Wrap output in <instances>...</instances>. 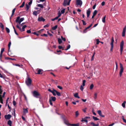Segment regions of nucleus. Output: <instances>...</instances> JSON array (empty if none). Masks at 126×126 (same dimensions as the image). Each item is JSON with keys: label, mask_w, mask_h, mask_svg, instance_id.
Masks as SVG:
<instances>
[{"label": "nucleus", "mask_w": 126, "mask_h": 126, "mask_svg": "<svg viewBox=\"0 0 126 126\" xmlns=\"http://www.w3.org/2000/svg\"><path fill=\"white\" fill-rule=\"evenodd\" d=\"M32 80L28 76H27L25 82L27 85L28 86H30L31 84Z\"/></svg>", "instance_id": "f257e3e1"}, {"label": "nucleus", "mask_w": 126, "mask_h": 126, "mask_svg": "<svg viewBox=\"0 0 126 126\" xmlns=\"http://www.w3.org/2000/svg\"><path fill=\"white\" fill-rule=\"evenodd\" d=\"M20 17L19 16L17 17L16 20V22L18 23L19 24H20L23 21L24 19V17L21 18L20 19Z\"/></svg>", "instance_id": "f03ea898"}, {"label": "nucleus", "mask_w": 126, "mask_h": 126, "mask_svg": "<svg viewBox=\"0 0 126 126\" xmlns=\"http://www.w3.org/2000/svg\"><path fill=\"white\" fill-rule=\"evenodd\" d=\"M16 27L20 31L22 32L25 31V29L27 27V26L26 25H24L23 26L22 29H21V27H19V25L18 24H17Z\"/></svg>", "instance_id": "7ed1b4c3"}, {"label": "nucleus", "mask_w": 126, "mask_h": 126, "mask_svg": "<svg viewBox=\"0 0 126 126\" xmlns=\"http://www.w3.org/2000/svg\"><path fill=\"white\" fill-rule=\"evenodd\" d=\"M120 70L119 72V75L120 77H121L122 75V73L124 71V68L122 64L121 63H120Z\"/></svg>", "instance_id": "20e7f679"}, {"label": "nucleus", "mask_w": 126, "mask_h": 126, "mask_svg": "<svg viewBox=\"0 0 126 126\" xmlns=\"http://www.w3.org/2000/svg\"><path fill=\"white\" fill-rule=\"evenodd\" d=\"M124 44V42L123 41H122L121 42L120 44V51L121 55L122 53V52L123 49Z\"/></svg>", "instance_id": "39448f33"}, {"label": "nucleus", "mask_w": 126, "mask_h": 126, "mask_svg": "<svg viewBox=\"0 0 126 126\" xmlns=\"http://www.w3.org/2000/svg\"><path fill=\"white\" fill-rule=\"evenodd\" d=\"M70 2L69 0H64L63 5L64 6L69 5L70 4Z\"/></svg>", "instance_id": "423d86ee"}, {"label": "nucleus", "mask_w": 126, "mask_h": 126, "mask_svg": "<svg viewBox=\"0 0 126 126\" xmlns=\"http://www.w3.org/2000/svg\"><path fill=\"white\" fill-rule=\"evenodd\" d=\"M77 5L80 7H81L82 5V2L81 0H76Z\"/></svg>", "instance_id": "0eeeda50"}, {"label": "nucleus", "mask_w": 126, "mask_h": 126, "mask_svg": "<svg viewBox=\"0 0 126 126\" xmlns=\"http://www.w3.org/2000/svg\"><path fill=\"white\" fill-rule=\"evenodd\" d=\"M114 40V38L113 37H112L111 38V42L110 44V45H111V48H110V50L111 51H112L113 47V43Z\"/></svg>", "instance_id": "6e6552de"}, {"label": "nucleus", "mask_w": 126, "mask_h": 126, "mask_svg": "<svg viewBox=\"0 0 126 126\" xmlns=\"http://www.w3.org/2000/svg\"><path fill=\"white\" fill-rule=\"evenodd\" d=\"M126 30V26H125L123 28L122 34V36L123 37L125 36Z\"/></svg>", "instance_id": "1a4fd4ad"}, {"label": "nucleus", "mask_w": 126, "mask_h": 126, "mask_svg": "<svg viewBox=\"0 0 126 126\" xmlns=\"http://www.w3.org/2000/svg\"><path fill=\"white\" fill-rule=\"evenodd\" d=\"M33 95L34 96L36 97H37L39 95V94L38 93V92L36 91H34L33 93Z\"/></svg>", "instance_id": "9d476101"}, {"label": "nucleus", "mask_w": 126, "mask_h": 126, "mask_svg": "<svg viewBox=\"0 0 126 126\" xmlns=\"http://www.w3.org/2000/svg\"><path fill=\"white\" fill-rule=\"evenodd\" d=\"M91 13L90 9L89 8L87 10V16L88 18L89 17Z\"/></svg>", "instance_id": "9b49d317"}, {"label": "nucleus", "mask_w": 126, "mask_h": 126, "mask_svg": "<svg viewBox=\"0 0 126 126\" xmlns=\"http://www.w3.org/2000/svg\"><path fill=\"white\" fill-rule=\"evenodd\" d=\"M11 117V116L10 114H8L7 115H6L5 116V119H9Z\"/></svg>", "instance_id": "f8f14e48"}, {"label": "nucleus", "mask_w": 126, "mask_h": 126, "mask_svg": "<svg viewBox=\"0 0 126 126\" xmlns=\"http://www.w3.org/2000/svg\"><path fill=\"white\" fill-rule=\"evenodd\" d=\"M45 20V19L42 16H41L40 17H39L38 18V21H44Z\"/></svg>", "instance_id": "ddd939ff"}, {"label": "nucleus", "mask_w": 126, "mask_h": 126, "mask_svg": "<svg viewBox=\"0 0 126 126\" xmlns=\"http://www.w3.org/2000/svg\"><path fill=\"white\" fill-rule=\"evenodd\" d=\"M28 112V108L23 109V115H25Z\"/></svg>", "instance_id": "4468645a"}, {"label": "nucleus", "mask_w": 126, "mask_h": 126, "mask_svg": "<svg viewBox=\"0 0 126 126\" xmlns=\"http://www.w3.org/2000/svg\"><path fill=\"white\" fill-rule=\"evenodd\" d=\"M97 112L100 116L102 117H104V116L102 114L101 111L100 110H98Z\"/></svg>", "instance_id": "2eb2a0df"}, {"label": "nucleus", "mask_w": 126, "mask_h": 126, "mask_svg": "<svg viewBox=\"0 0 126 126\" xmlns=\"http://www.w3.org/2000/svg\"><path fill=\"white\" fill-rule=\"evenodd\" d=\"M69 125L72 126H79V124L78 123L76 124H69Z\"/></svg>", "instance_id": "dca6fc26"}, {"label": "nucleus", "mask_w": 126, "mask_h": 126, "mask_svg": "<svg viewBox=\"0 0 126 126\" xmlns=\"http://www.w3.org/2000/svg\"><path fill=\"white\" fill-rule=\"evenodd\" d=\"M63 121H64V123L66 125H69V124L68 123V121L67 120L64 119L63 120Z\"/></svg>", "instance_id": "f3484780"}, {"label": "nucleus", "mask_w": 126, "mask_h": 126, "mask_svg": "<svg viewBox=\"0 0 126 126\" xmlns=\"http://www.w3.org/2000/svg\"><path fill=\"white\" fill-rule=\"evenodd\" d=\"M91 124L93 126H99V124H95L94 123L92 122L91 123Z\"/></svg>", "instance_id": "a211bd4d"}, {"label": "nucleus", "mask_w": 126, "mask_h": 126, "mask_svg": "<svg viewBox=\"0 0 126 126\" xmlns=\"http://www.w3.org/2000/svg\"><path fill=\"white\" fill-rule=\"evenodd\" d=\"M56 91L55 90H54V89H53V91L52 92V93L54 95H56Z\"/></svg>", "instance_id": "6ab92c4d"}, {"label": "nucleus", "mask_w": 126, "mask_h": 126, "mask_svg": "<svg viewBox=\"0 0 126 126\" xmlns=\"http://www.w3.org/2000/svg\"><path fill=\"white\" fill-rule=\"evenodd\" d=\"M33 14L34 15L37 16L38 14V11H34L33 12Z\"/></svg>", "instance_id": "aec40b11"}, {"label": "nucleus", "mask_w": 126, "mask_h": 126, "mask_svg": "<svg viewBox=\"0 0 126 126\" xmlns=\"http://www.w3.org/2000/svg\"><path fill=\"white\" fill-rule=\"evenodd\" d=\"M74 97H76L78 98H79L80 97L78 95V93H76L74 94Z\"/></svg>", "instance_id": "412c9836"}, {"label": "nucleus", "mask_w": 126, "mask_h": 126, "mask_svg": "<svg viewBox=\"0 0 126 126\" xmlns=\"http://www.w3.org/2000/svg\"><path fill=\"white\" fill-rule=\"evenodd\" d=\"M50 99L51 101H55L56 100V98L55 97H51Z\"/></svg>", "instance_id": "4be33fe9"}, {"label": "nucleus", "mask_w": 126, "mask_h": 126, "mask_svg": "<svg viewBox=\"0 0 126 126\" xmlns=\"http://www.w3.org/2000/svg\"><path fill=\"white\" fill-rule=\"evenodd\" d=\"M12 121L11 120H9L7 122L8 124L10 126H12Z\"/></svg>", "instance_id": "5701e85b"}, {"label": "nucleus", "mask_w": 126, "mask_h": 126, "mask_svg": "<svg viewBox=\"0 0 126 126\" xmlns=\"http://www.w3.org/2000/svg\"><path fill=\"white\" fill-rule=\"evenodd\" d=\"M16 8H14L13 9L12 11V14L11 15V17L10 18V19L11 18V17L13 15L15 11Z\"/></svg>", "instance_id": "b1692460"}, {"label": "nucleus", "mask_w": 126, "mask_h": 126, "mask_svg": "<svg viewBox=\"0 0 126 126\" xmlns=\"http://www.w3.org/2000/svg\"><path fill=\"white\" fill-rule=\"evenodd\" d=\"M0 27L2 29V31L3 32V30L4 29V27L2 23H0Z\"/></svg>", "instance_id": "393cba45"}, {"label": "nucleus", "mask_w": 126, "mask_h": 126, "mask_svg": "<svg viewBox=\"0 0 126 126\" xmlns=\"http://www.w3.org/2000/svg\"><path fill=\"white\" fill-rule=\"evenodd\" d=\"M106 17V16H105L102 19V21L103 23H105V18Z\"/></svg>", "instance_id": "a878e982"}, {"label": "nucleus", "mask_w": 126, "mask_h": 126, "mask_svg": "<svg viewBox=\"0 0 126 126\" xmlns=\"http://www.w3.org/2000/svg\"><path fill=\"white\" fill-rule=\"evenodd\" d=\"M37 6L42 8H43L44 7L43 5L42 4H38L37 5Z\"/></svg>", "instance_id": "bb28decb"}, {"label": "nucleus", "mask_w": 126, "mask_h": 126, "mask_svg": "<svg viewBox=\"0 0 126 126\" xmlns=\"http://www.w3.org/2000/svg\"><path fill=\"white\" fill-rule=\"evenodd\" d=\"M93 118L95 121H97L99 120L97 117H95L94 116H93Z\"/></svg>", "instance_id": "cd10ccee"}, {"label": "nucleus", "mask_w": 126, "mask_h": 126, "mask_svg": "<svg viewBox=\"0 0 126 126\" xmlns=\"http://www.w3.org/2000/svg\"><path fill=\"white\" fill-rule=\"evenodd\" d=\"M126 103V102L125 101H124L123 102L122 104V106L124 108H125V104Z\"/></svg>", "instance_id": "c85d7f7f"}, {"label": "nucleus", "mask_w": 126, "mask_h": 126, "mask_svg": "<svg viewBox=\"0 0 126 126\" xmlns=\"http://www.w3.org/2000/svg\"><path fill=\"white\" fill-rule=\"evenodd\" d=\"M4 49L3 48H2L1 49V50L0 52V57H1V55L2 54V53L4 51Z\"/></svg>", "instance_id": "c756f323"}, {"label": "nucleus", "mask_w": 126, "mask_h": 126, "mask_svg": "<svg viewBox=\"0 0 126 126\" xmlns=\"http://www.w3.org/2000/svg\"><path fill=\"white\" fill-rule=\"evenodd\" d=\"M58 42L59 44H60L62 42V40L60 38H58Z\"/></svg>", "instance_id": "7c9ffc66"}, {"label": "nucleus", "mask_w": 126, "mask_h": 126, "mask_svg": "<svg viewBox=\"0 0 126 126\" xmlns=\"http://www.w3.org/2000/svg\"><path fill=\"white\" fill-rule=\"evenodd\" d=\"M57 28V26L55 25L54 26L52 27V29L53 30H55Z\"/></svg>", "instance_id": "2f4dec72"}, {"label": "nucleus", "mask_w": 126, "mask_h": 126, "mask_svg": "<svg viewBox=\"0 0 126 126\" xmlns=\"http://www.w3.org/2000/svg\"><path fill=\"white\" fill-rule=\"evenodd\" d=\"M70 47V45H68V46H67V48L65 49V50H67L69 49Z\"/></svg>", "instance_id": "473e14b6"}, {"label": "nucleus", "mask_w": 126, "mask_h": 126, "mask_svg": "<svg viewBox=\"0 0 126 126\" xmlns=\"http://www.w3.org/2000/svg\"><path fill=\"white\" fill-rule=\"evenodd\" d=\"M94 86V85L93 84H91L90 86V89L91 90L93 88Z\"/></svg>", "instance_id": "72a5a7b5"}, {"label": "nucleus", "mask_w": 126, "mask_h": 126, "mask_svg": "<svg viewBox=\"0 0 126 126\" xmlns=\"http://www.w3.org/2000/svg\"><path fill=\"white\" fill-rule=\"evenodd\" d=\"M11 44V42H10L8 44V50H9L10 48V47Z\"/></svg>", "instance_id": "f704fd0d"}, {"label": "nucleus", "mask_w": 126, "mask_h": 126, "mask_svg": "<svg viewBox=\"0 0 126 126\" xmlns=\"http://www.w3.org/2000/svg\"><path fill=\"white\" fill-rule=\"evenodd\" d=\"M6 31L7 32V33H9L10 32V30L9 29V28H7V27H6Z\"/></svg>", "instance_id": "c9c22d12"}, {"label": "nucleus", "mask_w": 126, "mask_h": 126, "mask_svg": "<svg viewBox=\"0 0 126 126\" xmlns=\"http://www.w3.org/2000/svg\"><path fill=\"white\" fill-rule=\"evenodd\" d=\"M25 5V2H23L22 3V4L20 6V8H22L23 7L24 5Z\"/></svg>", "instance_id": "e433bc0d"}, {"label": "nucleus", "mask_w": 126, "mask_h": 126, "mask_svg": "<svg viewBox=\"0 0 126 126\" xmlns=\"http://www.w3.org/2000/svg\"><path fill=\"white\" fill-rule=\"evenodd\" d=\"M86 82V80H83L82 81V86H84L85 85V83Z\"/></svg>", "instance_id": "4c0bfd02"}, {"label": "nucleus", "mask_w": 126, "mask_h": 126, "mask_svg": "<svg viewBox=\"0 0 126 126\" xmlns=\"http://www.w3.org/2000/svg\"><path fill=\"white\" fill-rule=\"evenodd\" d=\"M97 11L96 10H95L94 11V12L93 13V15H94L95 16L96 14H97Z\"/></svg>", "instance_id": "58836bf2"}, {"label": "nucleus", "mask_w": 126, "mask_h": 126, "mask_svg": "<svg viewBox=\"0 0 126 126\" xmlns=\"http://www.w3.org/2000/svg\"><path fill=\"white\" fill-rule=\"evenodd\" d=\"M56 93L59 96H61V94L60 93L57 91H56Z\"/></svg>", "instance_id": "ea45409f"}, {"label": "nucleus", "mask_w": 126, "mask_h": 126, "mask_svg": "<svg viewBox=\"0 0 126 126\" xmlns=\"http://www.w3.org/2000/svg\"><path fill=\"white\" fill-rule=\"evenodd\" d=\"M79 113L78 111H77L75 112L76 116L77 117L79 115Z\"/></svg>", "instance_id": "a19ab883"}, {"label": "nucleus", "mask_w": 126, "mask_h": 126, "mask_svg": "<svg viewBox=\"0 0 126 126\" xmlns=\"http://www.w3.org/2000/svg\"><path fill=\"white\" fill-rule=\"evenodd\" d=\"M58 18L57 16L54 18L52 19L51 20L52 21H54L55 20L58 19Z\"/></svg>", "instance_id": "79ce46f5"}, {"label": "nucleus", "mask_w": 126, "mask_h": 126, "mask_svg": "<svg viewBox=\"0 0 126 126\" xmlns=\"http://www.w3.org/2000/svg\"><path fill=\"white\" fill-rule=\"evenodd\" d=\"M42 71V70L41 69H39L38 71V73H37V74H41V72Z\"/></svg>", "instance_id": "37998d69"}, {"label": "nucleus", "mask_w": 126, "mask_h": 126, "mask_svg": "<svg viewBox=\"0 0 126 126\" xmlns=\"http://www.w3.org/2000/svg\"><path fill=\"white\" fill-rule=\"evenodd\" d=\"M58 16H57V17L59 18L60 16L61 15V14L60 11H59L58 13Z\"/></svg>", "instance_id": "c03bdc74"}, {"label": "nucleus", "mask_w": 126, "mask_h": 126, "mask_svg": "<svg viewBox=\"0 0 126 126\" xmlns=\"http://www.w3.org/2000/svg\"><path fill=\"white\" fill-rule=\"evenodd\" d=\"M96 44H98L99 43V42H100L98 39H96Z\"/></svg>", "instance_id": "a18cd8bd"}, {"label": "nucleus", "mask_w": 126, "mask_h": 126, "mask_svg": "<svg viewBox=\"0 0 126 126\" xmlns=\"http://www.w3.org/2000/svg\"><path fill=\"white\" fill-rule=\"evenodd\" d=\"M26 8L27 9V10H28L29 8V6L27 4H26Z\"/></svg>", "instance_id": "49530a36"}, {"label": "nucleus", "mask_w": 126, "mask_h": 126, "mask_svg": "<svg viewBox=\"0 0 126 126\" xmlns=\"http://www.w3.org/2000/svg\"><path fill=\"white\" fill-rule=\"evenodd\" d=\"M97 94L96 93H95L94 94V98L95 99H96L97 98Z\"/></svg>", "instance_id": "de8ad7c7"}, {"label": "nucleus", "mask_w": 126, "mask_h": 126, "mask_svg": "<svg viewBox=\"0 0 126 126\" xmlns=\"http://www.w3.org/2000/svg\"><path fill=\"white\" fill-rule=\"evenodd\" d=\"M92 25V24H91L90 25L88 26V27H87L85 29V30H86V29L89 28L90 27H91Z\"/></svg>", "instance_id": "09e8293b"}, {"label": "nucleus", "mask_w": 126, "mask_h": 126, "mask_svg": "<svg viewBox=\"0 0 126 126\" xmlns=\"http://www.w3.org/2000/svg\"><path fill=\"white\" fill-rule=\"evenodd\" d=\"M80 89L82 91L83 89V86L82 85H81Z\"/></svg>", "instance_id": "8fccbe9b"}, {"label": "nucleus", "mask_w": 126, "mask_h": 126, "mask_svg": "<svg viewBox=\"0 0 126 126\" xmlns=\"http://www.w3.org/2000/svg\"><path fill=\"white\" fill-rule=\"evenodd\" d=\"M82 21L83 22V24L84 25H85L86 24V22L83 20H82Z\"/></svg>", "instance_id": "3c124183"}, {"label": "nucleus", "mask_w": 126, "mask_h": 126, "mask_svg": "<svg viewBox=\"0 0 126 126\" xmlns=\"http://www.w3.org/2000/svg\"><path fill=\"white\" fill-rule=\"evenodd\" d=\"M86 119L85 118H82V120H81V121L82 122L85 121Z\"/></svg>", "instance_id": "603ef678"}, {"label": "nucleus", "mask_w": 126, "mask_h": 126, "mask_svg": "<svg viewBox=\"0 0 126 126\" xmlns=\"http://www.w3.org/2000/svg\"><path fill=\"white\" fill-rule=\"evenodd\" d=\"M13 105L14 106H15L16 105V102L15 100L13 101Z\"/></svg>", "instance_id": "864d4df0"}, {"label": "nucleus", "mask_w": 126, "mask_h": 126, "mask_svg": "<svg viewBox=\"0 0 126 126\" xmlns=\"http://www.w3.org/2000/svg\"><path fill=\"white\" fill-rule=\"evenodd\" d=\"M57 87L60 90H62V87L58 85L57 86Z\"/></svg>", "instance_id": "5fc2aeb1"}, {"label": "nucleus", "mask_w": 126, "mask_h": 126, "mask_svg": "<svg viewBox=\"0 0 126 126\" xmlns=\"http://www.w3.org/2000/svg\"><path fill=\"white\" fill-rule=\"evenodd\" d=\"M0 103L3 104V100L2 98V97H1V96L0 95Z\"/></svg>", "instance_id": "6e6d98bb"}, {"label": "nucleus", "mask_w": 126, "mask_h": 126, "mask_svg": "<svg viewBox=\"0 0 126 126\" xmlns=\"http://www.w3.org/2000/svg\"><path fill=\"white\" fill-rule=\"evenodd\" d=\"M49 102L50 105H52V102L51 101L50 99H49Z\"/></svg>", "instance_id": "4d7b16f0"}, {"label": "nucleus", "mask_w": 126, "mask_h": 126, "mask_svg": "<svg viewBox=\"0 0 126 126\" xmlns=\"http://www.w3.org/2000/svg\"><path fill=\"white\" fill-rule=\"evenodd\" d=\"M61 38L62 40L64 41H65L66 40L65 38H63L62 36H61Z\"/></svg>", "instance_id": "13d9d810"}, {"label": "nucleus", "mask_w": 126, "mask_h": 126, "mask_svg": "<svg viewBox=\"0 0 126 126\" xmlns=\"http://www.w3.org/2000/svg\"><path fill=\"white\" fill-rule=\"evenodd\" d=\"M0 78H3L4 79H5V76H3L1 74H0Z\"/></svg>", "instance_id": "bf43d9fd"}, {"label": "nucleus", "mask_w": 126, "mask_h": 126, "mask_svg": "<svg viewBox=\"0 0 126 126\" xmlns=\"http://www.w3.org/2000/svg\"><path fill=\"white\" fill-rule=\"evenodd\" d=\"M115 63L116 65V70H117L118 68L117 64L116 62H115Z\"/></svg>", "instance_id": "052dcab7"}, {"label": "nucleus", "mask_w": 126, "mask_h": 126, "mask_svg": "<svg viewBox=\"0 0 126 126\" xmlns=\"http://www.w3.org/2000/svg\"><path fill=\"white\" fill-rule=\"evenodd\" d=\"M65 9H64L61 11V12L62 14H63L65 12Z\"/></svg>", "instance_id": "680f3d73"}, {"label": "nucleus", "mask_w": 126, "mask_h": 126, "mask_svg": "<svg viewBox=\"0 0 126 126\" xmlns=\"http://www.w3.org/2000/svg\"><path fill=\"white\" fill-rule=\"evenodd\" d=\"M92 112L93 113V114L94 115H96V113L94 112V110L93 109L92 110Z\"/></svg>", "instance_id": "e2e57ef3"}, {"label": "nucleus", "mask_w": 126, "mask_h": 126, "mask_svg": "<svg viewBox=\"0 0 126 126\" xmlns=\"http://www.w3.org/2000/svg\"><path fill=\"white\" fill-rule=\"evenodd\" d=\"M27 32L28 33H30L31 32V30H28L27 31Z\"/></svg>", "instance_id": "0e129e2a"}, {"label": "nucleus", "mask_w": 126, "mask_h": 126, "mask_svg": "<svg viewBox=\"0 0 126 126\" xmlns=\"http://www.w3.org/2000/svg\"><path fill=\"white\" fill-rule=\"evenodd\" d=\"M105 4V2L104 1L102 2L101 3V4L102 6H104Z\"/></svg>", "instance_id": "69168bd1"}, {"label": "nucleus", "mask_w": 126, "mask_h": 126, "mask_svg": "<svg viewBox=\"0 0 126 126\" xmlns=\"http://www.w3.org/2000/svg\"><path fill=\"white\" fill-rule=\"evenodd\" d=\"M96 6V5L95 4H94V6H93V8L94 9H95Z\"/></svg>", "instance_id": "338daca9"}, {"label": "nucleus", "mask_w": 126, "mask_h": 126, "mask_svg": "<svg viewBox=\"0 0 126 126\" xmlns=\"http://www.w3.org/2000/svg\"><path fill=\"white\" fill-rule=\"evenodd\" d=\"M122 119L123 120V121L125 123H126V120L124 118H123Z\"/></svg>", "instance_id": "774afa93"}]
</instances>
